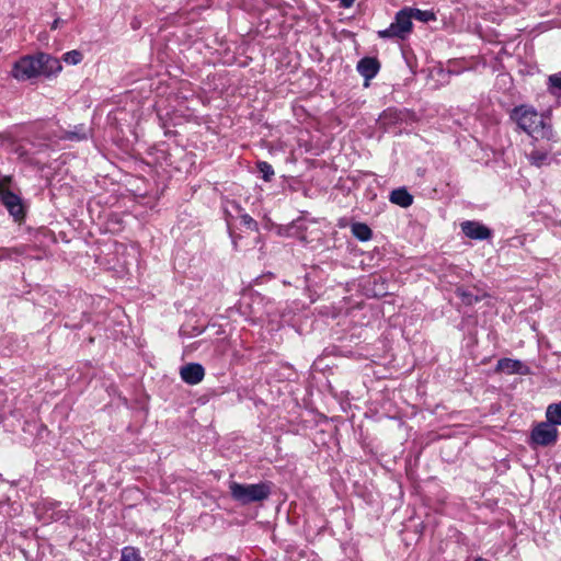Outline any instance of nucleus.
<instances>
[{
	"mask_svg": "<svg viewBox=\"0 0 561 561\" xmlns=\"http://www.w3.org/2000/svg\"><path fill=\"white\" fill-rule=\"evenodd\" d=\"M238 218L241 220V224L251 230H257V222L247 213L242 211Z\"/></svg>",
	"mask_w": 561,
	"mask_h": 561,
	"instance_id": "23",
	"label": "nucleus"
},
{
	"mask_svg": "<svg viewBox=\"0 0 561 561\" xmlns=\"http://www.w3.org/2000/svg\"><path fill=\"white\" fill-rule=\"evenodd\" d=\"M62 69L60 61L45 53L24 56L14 62L12 76L20 80H31L41 76L51 77Z\"/></svg>",
	"mask_w": 561,
	"mask_h": 561,
	"instance_id": "1",
	"label": "nucleus"
},
{
	"mask_svg": "<svg viewBox=\"0 0 561 561\" xmlns=\"http://www.w3.org/2000/svg\"><path fill=\"white\" fill-rule=\"evenodd\" d=\"M339 1H340V5L345 9L351 8L355 2V0H339Z\"/></svg>",
	"mask_w": 561,
	"mask_h": 561,
	"instance_id": "24",
	"label": "nucleus"
},
{
	"mask_svg": "<svg viewBox=\"0 0 561 561\" xmlns=\"http://www.w3.org/2000/svg\"><path fill=\"white\" fill-rule=\"evenodd\" d=\"M558 438V430L548 422L537 424L530 433V444L535 446L553 445Z\"/></svg>",
	"mask_w": 561,
	"mask_h": 561,
	"instance_id": "6",
	"label": "nucleus"
},
{
	"mask_svg": "<svg viewBox=\"0 0 561 561\" xmlns=\"http://www.w3.org/2000/svg\"><path fill=\"white\" fill-rule=\"evenodd\" d=\"M91 136V128L87 127L83 124H79L73 126L71 129L64 130L60 136L64 140L70 141H82L87 140Z\"/></svg>",
	"mask_w": 561,
	"mask_h": 561,
	"instance_id": "10",
	"label": "nucleus"
},
{
	"mask_svg": "<svg viewBox=\"0 0 561 561\" xmlns=\"http://www.w3.org/2000/svg\"><path fill=\"white\" fill-rule=\"evenodd\" d=\"M547 422L554 427L561 425V401L558 403L549 404L546 411Z\"/></svg>",
	"mask_w": 561,
	"mask_h": 561,
	"instance_id": "13",
	"label": "nucleus"
},
{
	"mask_svg": "<svg viewBox=\"0 0 561 561\" xmlns=\"http://www.w3.org/2000/svg\"><path fill=\"white\" fill-rule=\"evenodd\" d=\"M0 481H3V478H2V476H1V474H0Z\"/></svg>",
	"mask_w": 561,
	"mask_h": 561,
	"instance_id": "27",
	"label": "nucleus"
},
{
	"mask_svg": "<svg viewBox=\"0 0 561 561\" xmlns=\"http://www.w3.org/2000/svg\"><path fill=\"white\" fill-rule=\"evenodd\" d=\"M357 71L366 80L375 78L380 69L379 61L374 57H364L357 62Z\"/></svg>",
	"mask_w": 561,
	"mask_h": 561,
	"instance_id": "9",
	"label": "nucleus"
},
{
	"mask_svg": "<svg viewBox=\"0 0 561 561\" xmlns=\"http://www.w3.org/2000/svg\"><path fill=\"white\" fill-rule=\"evenodd\" d=\"M511 117L517 123L518 127L535 139L553 138L552 127L546 123L543 117L531 106H516Z\"/></svg>",
	"mask_w": 561,
	"mask_h": 561,
	"instance_id": "2",
	"label": "nucleus"
},
{
	"mask_svg": "<svg viewBox=\"0 0 561 561\" xmlns=\"http://www.w3.org/2000/svg\"><path fill=\"white\" fill-rule=\"evenodd\" d=\"M11 178H0V201L14 219L19 220L24 216L21 197L10 188Z\"/></svg>",
	"mask_w": 561,
	"mask_h": 561,
	"instance_id": "5",
	"label": "nucleus"
},
{
	"mask_svg": "<svg viewBox=\"0 0 561 561\" xmlns=\"http://www.w3.org/2000/svg\"><path fill=\"white\" fill-rule=\"evenodd\" d=\"M410 8H403L398 11L394 16V21L389 27L378 31L380 38H398L405 39L412 32L413 23L411 19Z\"/></svg>",
	"mask_w": 561,
	"mask_h": 561,
	"instance_id": "4",
	"label": "nucleus"
},
{
	"mask_svg": "<svg viewBox=\"0 0 561 561\" xmlns=\"http://www.w3.org/2000/svg\"><path fill=\"white\" fill-rule=\"evenodd\" d=\"M65 62L69 65H77L82 60V54L79 50H70L64 55Z\"/></svg>",
	"mask_w": 561,
	"mask_h": 561,
	"instance_id": "22",
	"label": "nucleus"
},
{
	"mask_svg": "<svg viewBox=\"0 0 561 561\" xmlns=\"http://www.w3.org/2000/svg\"><path fill=\"white\" fill-rule=\"evenodd\" d=\"M229 490L232 499L243 505L253 502H261L268 497L271 488L267 483L241 484L231 482Z\"/></svg>",
	"mask_w": 561,
	"mask_h": 561,
	"instance_id": "3",
	"label": "nucleus"
},
{
	"mask_svg": "<svg viewBox=\"0 0 561 561\" xmlns=\"http://www.w3.org/2000/svg\"><path fill=\"white\" fill-rule=\"evenodd\" d=\"M461 231L473 240H486L491 237V230L479 221L467 220L461 224Z\"/></svg>",
	"mask_w": 561,
	"mask_h": 561,
	"instance_id": "7",
	"label": "nucleus"
},
{
	"mask_svg": "<svg viewBox=\"0 0 561 561\" xmlns=\"http://www.w3.org/2000/svg\"><path fill=\"white\" fill-rule=\"evenodd\" d=\"M119 561H144V559L141 558L138 549L134 547H125L122 550Z\"/></svg>",
	"mask_w": 561,
	"mask_h": 561,
	"instance_id": "19",
	"label": "nucleus"
},
{
	"mask_svg": "<svg viewBox=\"0 0 561 561\" xmlns=\"http://www.w3.org/2000/svg\"><path fill=\"white\" fill-rule=\"evenodd\" d=\"M353 236L359 241H368L371 236V229L363 222H355L351 227Z\"/></svg>",
	"mask_w": 561,
	"mask_h": 561,
	"instance_id": "14",
	"label": "nucleus"
},
{
	"mask_svg": "<svg viewBox=\"0 0 561 561\" xmlns=\"http://www.w3.org/2000/svg\"><path fill=\"white\" fill-rule=\"evenodd\" d=\"M65 21L61 20V19H55L54 22L51 23V30H56L61 23H64Z\"/></svg>",
	"mask_w": 561,
	"mask_h": 561,
	"instance_id": "25",
	"label": "nucleus"
},
{
	"mask_svg": "<svg viewBox=\"0 0 561 561\" xmlns=\"http://www.w3.org/2000/svg\"><path fill=\"white\" fill-rule=\"evenodd\" d=\"M409 13L411 14L412 20H417L421 22H430V21L436 20L435 14L428 10H420V9H415V8H410Z\"/></svg>",
	"mask_w": 561,
	"mask_h": 561,
	"instance_id": "15",
	"label": "nucleus"
},
{
	"mask_svg": "<svg viewBox=\"0 0 561 561\" xmlns=\"http://www.w3.org/2000/svg\"><path fill=\"white\" fill-rule=\"evenodd\" d=\"M473 561H490V560L484 559V558H481V557H478V558H476Z\"/></svg>",
	"mask_w": 561,
	"mask_h": 561,
	"instance_id": "26",
	"label": "nucleus"
},
{
	"mask_svg": "<svg viewBox=\"0 0 561 561\" xmlns=\"http://www.w3.org/2000/svg\"><path fill=\"white\" fill-rule=\"evenodd\" d=\"M455 293L465 305L471 306L480 301V298L477 295H473L472 291L463 287H457Z\"/></svg>",
	"mask_w": 561,
	"mask_h": 561,
	"instance_id": "16",
	"label": "nucleus"
},
{
	"mask_svg": "<svg viewBox=\"0 0 561 561\" xmlns=\"http://www.w3.org/2000/svg\"><path fill=\"white\" fill-rule=\"evenodd\" d=\"M180 376L187 385H197L205 377V369L198 363H190L181 367Z\"/></svg>",
	"mask_w": 561,
	"mask_h": 561,
	"instance_id": "8",
	"label": "nucleus"
},
{
	"mask_svg": "<svg viewBox=\"0 0 561 561\" xmlns=\"http://www.w3.org/2000/svg\"><path fill=\"white\" fill-rule=\"evenodd\" d=\"M256 167L259 172L262 174V179L266 182H270L274 176L273 167L266 161H259Z\"/></svg>",
	"mask_w": 561,
	"mask_h": 561,
	"instance_id": "21",
	"label": "nucleus"
},
{
	"mask_svg": "<svg viewBox=\"0 0 561 561\" xmlns=\"http://www.w3.org/2000/svg\"><path fill=\"white\" fill-rule=\"evenodd\" d=\"M528 158H529L530 163L536 167H541V165L548 163V152L547 151H541V150L535 149L528 154Z\"/></svg>",
	"mask_w": 561,
	"mask_h": 561,
	"instance_id": "17",
	"label": "nucleus"
},
{
	"mask_svg": "<svg viewBox=\"0 0 561 561\" xmlns=\"http://www.w3.org/2000/svg\"><path fill=\"white\" fill-rule=\"evenodd\" d=\"M548 89L552 94H561V72L549 76Z\"/></svg>",
	"mask_w": 561,
	"mask_h": 561,
	"instance_id": "20",
	"label": "nucleus"
},
{
	"mask_svg": "<svg viewBox=\"0 0 561 561\" xmlns=\"http://www.w3.org/2000/svg\"><path fill=\"white\" fill-rule=\"evenodd\" d=\"M389 199L392 204L403 208L411 206L413 203V196L404 187L393 190Z\"/></svg>",
	"mask_w": 561,
	"mask_h": 561,
	"instance_id": "12",
	"label": "nucleus"
},
{
	"mask_svg": "<svg viewBox=\"0 0 561 561\" xmlns=\"http://www.w3.org/2000/svg\"><path fill=\"white\" fill-rule=\"evenodd\" d=\"M224 210L227 217V220L238 218V216L243 211L242 207L236 202H227L224 206Z\"/></svg>",
	"mask_w": 561,
	"mask_h": 561,
	"instance_id": "18",
	"label": "nucleus"
},
{
	"mask_svg": "<svg viewBox=\"0 0 561 561\" xmlns=\"http://www.w3.org/2000/svg\"><path fill=\"white\" fill-rule=\"evenodd\" d=\"M496 370L506 374H525L526 366L518 359L502 358L497 362Z\"/></svg>",
	"mask_w": 561,
	"mask_h": 561,
	"instance_id": "11",
	"label": "nucleus"
}]
</instances>
